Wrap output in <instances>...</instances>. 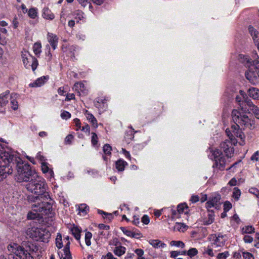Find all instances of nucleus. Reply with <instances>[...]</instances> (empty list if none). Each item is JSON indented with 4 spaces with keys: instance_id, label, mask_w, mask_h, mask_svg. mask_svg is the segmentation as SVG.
<instances>
[{
    "instance_id": "3",
    "label": "nucleus",
    "mask_w": 259,
    "mask_h": 259,
    "mask_svg": "<svg viewBox=\"0 0 259 259\" xmlns=\"http://www.w3.org/2000/svg\"><path fill=\"white\" fill-rule=\"evenodd\" d=\"M27 199L29 202L34 203L31 207L33 211L41 212L45 214L52 213L54 201L49 193H45L44 196L29 195Z\"/></svg>"
},
{
    "instance_id": "51",
    "label": "nucleus",
    "mask_w": 259,
    "mask_h": 259,
    "mask_svg": "<svg viewBox=\"0 0 259 259\" xmlns=\"http://www.w3.org/2000/svg\"><path fill=\"white\" fill-rule=\"evenodd\" d=\"M232 207V204L228 201H226L224 203V210L228 211Z\"/></svg>"
},
{
    "instance_id": "21",
    "label": "nucleus",
    "mask_w": 259,
    "mask_h": 259,
    "mask_svg": "<svg viewBox=\"0 0 259 259\" xmlns=\"http://www.w3.org/2000/svg\"><path fill=\"white\" fill-rule=\"evenodd\" d=\"M214 220V212L211 211L208 214V218L204 219L203 221V224L204 225H208L212 224Z\"/></svg>"
},
{
    "instance_id": "25",
    "label": "nucleus",
    "mask_w": 259,
    "mask_h": 259,
    "mask_svg": "<svg viewBox=\"0 0 259 259\" xmlns=\"http://www.w3.org/2000/svg\"><path fill=\"white\" fill-rule=\"evenodd\" d=\"M226 133L229 138V140L231 141V142L234 144V145H235L237 143V141L235 138L234 137L232 130L231 131L230 129L227 128L226 130Z\"/></svg>"
},
{
    "instance_id": "52",
    "label": "nucleus",
    "mask_w": 259,
    "mask_h": 259,
    "mask_svg": "<svg viewBox=\"0 0 259 259\" xmlns=\"http://www.w3.org/2000/svg\"><path fill=\"white\" fill-rule=\"evenodd\" d=\"M61 117L62 119H67L71 117V114L66 111H64L61 114Z\"/></svg>"
},
{
    "instance_id": "20",
    "label": "nucleus",
    "mask_w": 259,
    "mask_h": 259,
    "mask_svg": "<svg viewBox=\"0 0 259 259\" xmlns=\"http://www.w3.org/2000/svg\"><path fill=\"white\" fill-rule=\"evenodd\" d=\"M249 96L253 99H259V90L255 88H251L248 91Z\"/></svg>"
},
{
    "instance_id": "36",
    "label": "nucleus",
    "mask_w": 259,
    "mask_h": 259,
    "mask_svg": "<svg viewBox=\"0 0 259 259\" xmlns=\"http://www.w3.org/2000/svg\"><path fill=\"white\" fill-rule=\"evenodd\" d=\"M170 253L171 257L176 258L179 255H186V251H171Z\"/></svg>"
},
{
    "instance_id": "6",
    "label": "nucleus",
    "mask_w": 259,
    "mask_h": 259,
    "mask_svg": "<svg viewBox=\"0 0 259 259\" xmlns=\"http://www.w3.org/2000/svg\"><path fill=\"white\" fill-rule=\"evenodd\" d=\"M250 64L248 66V70L245 72L246 78L250 83L254 85L258 83L259 76V58L254 60L252 62L249 60L247 61Z\"/></svg>"
},
{
    "instance_id": "2",
    "label": "nucleus",
    "mask_w": 259,
    "mask_h": 259,
    "mask_svg": "<svg viewBox=\"0 0 259 259\" xmlns=\"http://www.w3.org/2000/svg\"><path fill=\"white\" fill-rule=\"evenodd\" d=\"M232 118L235 124L232 125L231 128L233 135L235 138L238 137L242 140L244 138V135L240 129H252L255 127L254 121L248 117L245 114L241 112L239 110L234 109L232 111Z\"/></svg>"
},
{
    "instance_id": "27",
    "label": "nucleus",
    "mask_w": 259,
    "mask_h": 259,
    "mask_svg": "<svg viewBox=\"0 0 259 259\" xmlns=\"http://www.w3.org/2000/svg\"><path fill=\"white\" fill-rule=\"evenodd\" d=\"M29 17L32 19H35L37 17V9L36 8L29 9L28 12Z\"/></svg>"
},
{
    "instance_id": "18",
    "label": "nucleus",
    "mask_w": 259,
    "mask_h": 259,
    "mask_svg": "<svg viewBox=\"0 0 259 259\" xmlns=\"http://www.w3.org/2000/svg\"><path fill=\"white\" fill-rule=\"evenodd\" d=\"M85 115L87 119L89 121V122H90L92 123V125L94 127H98V124L97 123V120L96 118L95 117V116L93 115V114L91 113L88 110H86L85 112Z\"/></svg>"
},
{
    "instance_id": "10",
    "label": "nucleus",
    "mask_w": 259,
    "mask_h": 259,
    "mask_svg": "<svg viewBox=\"0 0 259 259\" xmlns=\"http://www.w3.org/2000/svg\"><path fill=\"white\" fill-rule=\"evenodd\" d=\"M4 163L5 164H3L0 161V181L6 178L8 175H11L13 171L12 164H10L8 162Z\"/></svg>"
},
{
    "instance_id": "53",
    "label": "nucleus",
    "mask_w": 259,
    "mask_h": 259,
    "mask_svg": "<svg viewBox=\"0 0 259 259\" xmlns=\"http://www.w3.org/2000/svg\"><path fill=\"white\" fill-rule=\"evenodd\" d=\"M87 173L93 177H96L98 176V171L95 169H90L87 170Z\"/></svg>"
},
{
    "instance_id": "17",
    "label": "nucleus",
    "mask_w": 259,
    "mask_h": 259,
    "mask_svg": "<svg viewBox=\"0 0 259 259\" xmlns=\"http://www.w3.org/2000/svg\"><path fill=\"white\" fill-rule=\"evenodd\" d=\"M48 79L49 76H43L36 79L33 82L30 83L29 85L32 88L40 87L44 85Z\"/></svg>"
},
{
    "instance_id": "48",
    "label": "nucleus",
    "mask_w": 259,
    "mask_h": 259,
    "mask_svg": "<svg viewBox=\"0 0 259 259\" xmlns=\"http://www.w3.org/2000/svg\"><path fill=\"white\" fill-rule=\"evenodd\" d=\"M92 144L93 145L95 146L98 143V136L95 133H92Z\"/></svg>"
},
{
    "instance_id": "49",
    "label": "nucleus",
    "mask_w": 259,
    "mask_h": 259,
    "mask_svg": "<svg viewBox=\"0 0 259 259\" xmlns=\"http://www.w3.org/2000/svg\"><path fill=\"white\" fill-rule=\"evenodd\" d=\"M10 94V91L9 90H7L5 92L0 94V101H2L3 99L8 100V96Z\"/></svg>"
},
{
    "instance_id": "37",
    "label": "nucleus",
    "mask_w": 259,
    "mask_h": 259,
    "mask_svg": "<svg viewBox=\"0 0 259 259\" xmlns=\"http://www.w3.org/2000/svg\"><path fill=\"white\" fill-rule=\"evenodd\" d=\"M148 242L154 248H158L160 243V241L158 239H151L148 241Z\"/></svg>"
},
{
    "instance_id": "22",
    "label": "nucleus",
    "mask_w": 259,
    "mask_h": 259,
    "mask_svg": "<svg viewBox=\"0 0 259 259\" xmlns=\"http://www.w3.org/2000/svg\"><path fill=\"white\" fill-rule=\"evenodd\" d=\"M105 103L106 102H105V100H103L100 98H98L97 99L96 101L95 102V106L98 109H103L106 107L107 105H106Z\"/></svg>"
},
{
    "instance_id": "64",
    "label": "nucleus",
    "mask_w": 259,
    "mask_h": 259,
    "mask_svg": "<svg viewBox=\"0 0 259 259\" xmlns=\"http://www.w3.org/2000/svg\"><path fill=\"white\" fill-rule=\"evenodd\" d=\"M135 253L137 254L139 257H143L144 254V251L141 249H137L135 251Z\"/></svg>"
},
{
    "instance_id": "47",
    "label": "nucleus",
    "mask_w": 259,
    "mask_h": 259,
    "mask_svg": "<svg viewBox=\"0 0 259 259\" xmlns=\"http://www.w3.org/2000/svg\"><path fill=\"white\" fill-rule=\"evenodd\" d=\"M250 110L252 112L257 119H259V109L256 106H252V108Z\"/></svg>"
},
{
    "instance_id": "26",
    "label": "nucleus",
    "mask_w": 259,
    "mask_h": 259,
    "mask_svg": "<svg viewBox=\"0 0 259 259\" xmlns=\"http://www.w3.org/2000/svg\"><path fill=\"white\" fill-rule=\"evenodd\" d=\"M254 232V228L252 226H247L243 227L241 229L242 234H251Z\"/></svg>"
},
{
    "instance_id": "38",
    "label": "nucleus",
    "mask_w": 259,
    "mask_h": 259,
    "mask_svg": "<svg viewBox=\"0 0 259 259\" xmlns=\"http://www.w3.org/2000/svg\"><path fill=\"white\" fill-rule=\"evenodd\" d=\"M35 212H29L27 214V218L28 220H33L39 217V212L35 211ZM42 213L41 212H40Z\"/></svg>"
},
{
    "instance_id": "40",
    "label": "nucleus",
    "mask_w": 259,
    "mask_h": 259,
    "mask_svg": "<svg viewBox=\"0 0 259 259\" xmlns=\"http://www.w3.org/2000/svg\"><path fill=\"white\" fill-rule=\"evenodd\" d=\"M103 150L105 154L110 155L111 154L112 147L109 144H107L103 146Z\"/></svg>"
},
{
    "instance_id": "60",
    "label": "nucleus",
    "mask_w": 259,
    "mask_h": 259,
    "mask_svg": "<svg viewBox=\"0 0 259 259\" xmlns=\"http://www.w3.org/2000/svg\"><path fill=\"white\" fill-rule=\"evenodd\" d=\"M84 88V84L81 82H77L74 84V88L75 90H78L81 91H82V89Z\"/></svg>"
},
{
    "instance_id": "14",
    "label": "nucleus",
    "mask_w": 259,
    "mask_h": 259,
    "mask_svg": "<svg viewBox=\"0 0 259 259\" xmlns=\"http://www.w3.org/2000/svg\"><path fill=\"white\" fill-rule=\"evenodd\" d=\"M41 164V170L44 174H46L50 181L54 179V173L53 169L49 167V163L46 162H42Z\"/></svg>"
},
{
    "instance_id": "19",
    "label": "nucleus",
    "mask_w": 259,
    "mask_h": 259,
    "mask_svg": "<svg viewBox=\"0 0 259 259\" xmlns=\"http://www.w3.org/2000/svg\"><path fill=\"white\" fill-rule=\"evenodd\" d=\"M42 16L45 19L53 20L54 19V15L51 11L47 7H45L42 10Z\"/></svg>"
},
{
    "instance_id": "31",
    "label": "nucleus",
    "mask_w": 259,
    "mask_h": 259,
    "mask_svg": "<svg viewBox=\"0 0 259 259\" xmlns=\"http://www.w3.org/2000/svg\"><path fill=\"white\" fill-rule=\"evenodd\" d=\"M78 210L79 212L87 214L89 211V207L85 204H81L79 206Z\"/></svg>"
},
{
    "instance_id": "46",
    "label": "nucleus",
    "mask_w": 259,
    "mask_h": 259,
    "mask_svg": "<svg viewBox=\"0 0 259 259\" xmlns=\"http://www.w3.org/2000/svg\"><path fill=\"white\" fill-rule=\"evenodd\" d=\"M120 230L126 236L132 237L133 231L126 229L125 227H120Z\"/></svg>"
},
{
    "instance_id": "59",
    "label": "nucleus",
    "mask_w": 259,
    "mask_h": 259,
    "mask_svg": "<svg viewBox=\"0 0 259 259\" xmlns=\"http://www.w3.org/2000/svg\"><path fill=\"white\" fill-rule=\"evenodd\" d=\"M253 238L249 235H245L243 238V240L245 243H250L253 241Z\"/></svg>"
},
{
    "instance_id": "23",
    "label": "nucleus",
    "mask_w": 259,
    "mask_h": 259,
    "mask_svg": "<svg viewBox=\"0 0 259 259\" xmlns=\"http://www.w3.org/2000/svg\"><path fill=\"white\" fill-rule=\"evenodd\" d=\"M126 164L127 163L125 161L119 159L116 162V168L118 171H122Z\"/></svg>"
},
{
    "instance_id": "4",
    "label": "nucleus",
    "mask_w": 259,
    "mask_h": 259,
    "mask_svg": "<svg viewBox=\"0 0 259 259\" xmlns=\"http://www.w3.org/2000/svg\"><path fill=\"white\" fill-rule=\"evenodd\" d=\"M46 184L45 181L42 178L35 175L32 178L26 185L28 191L35 194L44 196L46 192Z\"/></svg>"
},
{
    "instance_id": "58",
    "label": "nucleus",
    "mask_w": 259,
    "mask_h": 259,
    "mask_svg": "<svg viewBox=\"0 0 259 259\" xmlns=\"http://www.w3.org/2000/svg\"><path fill=\"white\" fill-rule=\"evenodd\" d=\"M73 139V136L72 135H67L65 139V143L66 144H71Z\"/></svg>"
},
{
    "instance_id": "57",
    "label": "nucleus",
    "mask_w": 259,
    "mask_h": 259,
    "mask_svg": "<svg viewBox=\"0 0 259 259\" xmlns=\"http://www.w3.org/2000/svg\"><path fill=\"white\" fill-rule=\"evenodd\" d=\"M141 221L145 225L148 224L150 222L149 217L147 214H144L142 218Z\"/></svg>"
},
{
    "instance_id": "35",
    "label": "nucleus",
    "mask_w": 259,
    "mask_h": 259,
    "mask_svg": "<svg viewBox=\"0 0 259 259\" xmlns=\"http://www.w3.org/2000/svg\"><path fill=\"white\" fill-rule=\"evenodd\" d=\"M171 212V218L172 219H174L176 218H178L180 217V212L178 211V208L175 209L174 207H171V208L170 209Z\"/></svg>"
},
{
    "instance_id": "56",
    "label": "nucleus",
    "mask_w": 259,
    "mask_h": 259,
    "mask_svg": "<svg viewBox=\"0 0 259 259\" xmlns=\"http://www.w3.org/2000/svg\"><path fill=\"white\" fill-rule=\"evenodd\" d=\"M249 192L255 195L257 198H259V190L255 188H251L249 190Z\"/></svg>"
},
{
    "instance_id": "7",
    "label": "nucleus",
    "mask_w": 259,
    "mask_h": 259,
    "mask_svg": "<svg viewBox=\"0 0 259 259\" xmlns=\"http://www.w3.org/2000/svg\"><path fill=\"white\" fill-rule=\"evenodd\" d=\"M31 231L32 237L37 241H40L44 242L49 241L51 236L50 232L47 229L44 228H34L32 229Z\"/></svg>"
},
{
    "instance_id": "45",
    "label": "nucleus",
    "mask_w": 259,
    "mask_h": 259,
    "mask_svg": "<svg viewBox=\"0 0 259 259\" xmlns=\"http://www.w3.org/2000/svg\"><path fill=\"white\" fill-rule=\"evenodd\" d=\"M64 253L62 254L60 259H72V256L70 251H63Z\"/></svg>"
},
{
    "instance_id": "11",
    "label": "nucleus",
    "mask_w": 259,
    "mask_h": 259,
    "mask_svg": "<svg viewBox=\"0 0 259 259\" xmlns=\"http://www.w3.org/2000/svg\"><path fill=\"white\" fill-rule=\"evenodd\" d=\"M221 196L216 194L210 197L206 202V207L209 209L211 207H215L217 209L220 208L221 203L220 202Z\"/></svg>"
},
{
    "instance_id": "50",
    "label": "nucleus",
    "mask_w": 259,
    "mask_h": 259,
    "mask_svg": "<svg viewBox=\"0 0 259 259\" xmlns=\"http://www.w3.org/2000/svg\"><path fill=\"white\" fill-rule=\"evenodd\" d=\"M229 255L228 251H225L224 252L220 253L217 255L218 259H226V258Z\"/></svg>"
},
{
    "instance_id": "30",
    "label": "nucleus",
    "mask_w": 259,
    "mask_h": 259,
    "mask_svg": "<svg viewBox=\"0 0 259 259\" xmlns=\"http://www.w3.org/2000/svg\"><path fill=\"white\" fill-rule=\"evenodd\" d=\"M241 195V191L237 187H235L233 189L232 197L236 200L238 201Z\"/></svg>"
},
{
    "instance_id": "8",
    "label": "nucleus",
    "mask_w": 259,
    "mask_h": 259,
    "mask_svg": "<svg viewBox=\"0 0 259 259\" xmlns=\"http://www.w3.org/2000/svg\"><path fill=\"white\" fill-rule=\"evenodd\" d=\"M22 58L26 68L29 69L31 67L33 71L35 70L38 65V61L36 58L32 56L27 52L25 51L22 52Z\"/></svg>"
},
{
    "instance_id": "28",
    "label": "nucleus",
    "mask_w": 259,
    "mask_h": 259,
    "mask_svg": "<svg viewBox=\"0 0 259 259\" xmlns=\"http://www.w3.org/2000/svg\"><path fill=\"white\" fill-rule=\"evenodd\" d=\"M56 245L57 247L59 249H60L63 247L62 236L61 234L59 233H57L56 238Z\"/></svg>"
},
{
    "instance_id": "55",
    "label": "nucleus",
    "mask_w": 259,
    "mask_h": 259,
    "mask_svg": "<svg viewBox=\"0 0 259 259\" xmlns=\"http://www.w3.org/2000/svg\"><path fill=\"white\" fill-rule=\"evenodd\" d=\"M101 259H117L114 257L113 254L111 252H108L106 255H103L101 257Z\"/></svg>"
},
{
    "instance_id": "24",
    "label": "nucleus",
    "mask_w": 259,
    "mask_h": 259,
    "mask_svg": "<svg viewBox=\"0 0 259 259\" xmlns=\"http://www.w3.org/2000/svg\"><path fill=\"white\" fill-rule=\"evenodd\" d=\"M126 248L125 247L120 246L118 247H116L113 250L114 254L118 256H120L125 252Z\"/></svg>"
},
{
    "instance_id": "9",
    "label": "nucleus",
    "mask_w": 259,
    "mask_h": 259,
    "mask_svg": "<svg viewBox=\"0 0 259 259\" xmlns=\"http://www.w3.org/2000/svg\"><path fill=\"white\" fill-rule=\"evenodd\" d=\"M211 158L213 159L215 162L213 167H217L221 170H223L225 168L226 160L223 156L222 152L219 149L214 150L211 154Z\"/></svg>"
},
{
    "instance_id": "61",
    "label": "nucleus",
    "mask_w": 259,
    "mask_h": 259,
    "mask_svg": "<svg viewBox=\"0 0 259 259\" xmlns=\"http://www.w3.org/2000/svg\"><path fill=\"white\" fill-rule=\"evenodd\" d=\"M36 158L41 162H45L46 159L45 157L42 155H41L40 152L37 153L36 156Z\"/></svg>"
},
{
    "instance_id": "29",
    "label": "nucleus",
    "mask_w": 259,
    "mask_h": 259,
    "mask_svg": "<svg viewBox=\"0 0 259 259\" xmlns=\"http://www.w3.org/2000/svg\"><path fill=\"white\" fill-rule=\"evenodd\" d=\"M41 46L40 43H39V42L35 43L33 47V51L34 53L36 55H39L41 52Z\"/></svg>"
},
{
    "instance_id": "33",
    "label": "nucleus",
    "mask_w": 259,
    "mask_h": 259,
    "mask_svg": "<svg viewBox=\"0 0 259 259\" xmlns=\"http://www.w3.org/2000/svg\"><path fill=\"white\" fill-rule=\"evenodd\" d=\"M198 250L196 248H191L188 251H186V254L192 257L198 254Z\"/></svg>"
},
{
    "instance_id": "5",
    "label": "nucleus",
    "mask_w": 259,
    "mask_h": 259,
    "mask_svg": "<svg viewBox=\"0 0 259 259\" xmlns=\"http://www.w3.org/2000/svg\"><path fill=\"white\" fill-rule=\"evenodd\" d=\"M8 250L10 252L9 259H14L15 255L16 259H34L28 250L16 243L9 244L8 246Z\"/></svg>"
},
{
    "instance_id": "63",
    "label": "nucleus",
    "mask_w": 259,
    "mask_h": 259,
    "mask_svg": "<svg viewBox=\"0 0 259 259\" xmlns=\"http://www.w3.org/2000/svg\"><path fill=\"white\" fill-rule=\"evenodd\" d=\"M258 155H259V152L258 151H256L251 156V157L250 158L251 160L257 161L258 160Z\"/></svg>"
},
{
    "instance_id": "15",
    "label": "nucleus",
    "mask_w": 259,
    "mask_h": 259,
    "mask_svg": "<svg viewBox=\"0 0 259 259\" xmlns=\"http://www.w3.org/2000/svg\"><path fill=\"white\" fill-rule=\"evenodd\" d=\"M47 39L53 50L56 49L58 43V37L57 35L48 32L47 34Z\"/></svg>"
},
{
    "instance_id": "39",
    "label": "nucleus",
    "mask_w": 259,
    "mask_h": 259,
    "mask_svg": "<svg viewBox=\"0 0 259 259\" xmlns=\"http://www.w3.org/2000/svg\"><path fill=\"white\" fill-rule=\"evenodd\" d=\"M170 244L171 246L180 247L181 248H184L185 247V244L181 241H171Z\"/></svg>"
},
{
    "instance_id": "13",
    "label": "nucleus",
    "mask_w": 259,
    "mask_h": 259,
    "mask_svg": "<svg viewBox=\"0 0 259 259\" xmlns=\"http://www.w3.org/2000/svg\"><path fill=\"white\" fill-rule=\"evenodd\" d=\"M223 238L224 236L221 233L214 234L212 236V247L215 248L223 246L225 244V240L223 239Z\"/></svg>"
},
{
    "instance_id": "42",
    "label": "nucleus",
    "mask_w": 259,
    "mask_h": 259,
    "mask_svg": "<svg viewBox=\"0 0 259 259\" xmlns=\"http://www.w3.org/2000/svg\"><path fill=\"white\" fill-rule=\"evenodd\" d=\"M242 253L243 257L244 259H254L252 254L247 251H241Z\"/></svg>"
},
{
    "instance_id": "34",
    "label": "nucleus",
    "mask_w": 259,
    "mask_h": 259,
    "mask_svg": "<svg viewBox=\"0 0 259 259\" xmlns=\"http://www.w3.org/2000/svg\"><path fill=\"white\" fill-rule=\"evenodd\" d=\"M134 130L131 127V130L126 132L125 136V138L129 140H133L134 138Z\"/></svg>"
},
{
    "instance_id": "44",
    "label": "nucleus",
    "mask_w": 259,
    "mask_h": 259,
    "mask_svg": "<svg viewBox=\"0 0 259 259\" xmlns=\"http://www.w3.org/2000/svg\"><path fill=\"white\" fill-rule=\"evenodd\" d=\"M74 15L78 17L79 20H81L84 18V13L81 10H77L74 12Z\"/></svg>"
},
{
    "instance_id": "16",
    "label": "nucleus",
    "mask_w": 259,
    "mask_h": 259,
    "mask_svg": "<svg viewBox=\"0 0 259 259\" xmlns=\"http://www.w3.org/2000/svg\"><path fill=\"white\" fill-rule=\"evenodd\" d=\"M248 31L259 51V32L252 26H249Z\"/></svg>"
},
{
    "instance_id": "1",
    "label": "nucleus",
    "mask_w": 259,
    "mask_h": 259,
    "mask_svg": "<svg viewBox=\"0 0 259 259\" xmlns=\"http://www.w3.org/2000/svg\"><path fill=\"white\" fill-rule=\"evenodd\" d=\"M2 158L5 161L12 164L13 167L16 168L17 174L15 179L18 182H28L36 175L29 164L24 163L18 153H4Z\"/></svg>"
},
{
    "instance_id": "62",
    "label": "nucleus",
    "mask_w": 259,
    "mask_h": 259,
    "mask_svg": "<svg viewBox=\"0 0 259 259\" xmlns=\"http://www.w3.org/2000/svg\"><path fill=\"white\" fill-rule=\"evenodd\" d=\"M74 123L76 127H77L76 130H78V129L81 128V123L79 119L76 118L74 120Z\"/></svg>"
},
{
    "instance_id": "43",
    "label": "nucleus",
    "mask_w": 259,
    "mask_h": 259,
    "mask_svg": "<svg viewBox=\"0 0 259 259\" xmlns=\"http://www.w3.org/2000/svg\"><path fill=\"white\" fill-rule=\"evenodd\" d=\"M180 213L185 212V209L188 208V206L185 204H180L177 207Z\"/></svg>"
},
{
    "instance_id": "12",
    "label": "nucleus",
    "mask_w": 259,
    "mask_h": 259,
    "mask_svg": "<svg viewBox=\"0 0 259 259\" xmlns=\"http://www.w3.org/2000/svg\"><path fill=\"white\" fill-rule=\"evenodd\" d=\"M234 144L231 141L226 140L220 144V148L223 150L226 156L231 157L234 152V148L232 146Z\"/></svg>"
},
{
    "instance_id": "32",
    "label": "nucleus",
    "mask_w": 259,
    "mask_h": 259,
    "mask_svg": "<svg viewBox=\"0 0 259 259\" xmlns=\"http://www.w3.org/2000/svg\"><path fill=\"white\" fill-rule=\"evenodd\" d=\"M92 237V234L90 232H87L85 234V242L87 246L91 244V239Z\"/></svg>"
},
{
    "instance_id": "54",
    "label": "nucleus",
    "mask_w": 259,
    "mask_h": 259,
    "mask_svg": "<svg viewBox=\"0 0 259 259\" xmlns=\"http://www.w3.org/2000/svg\"><path fill=\"white\" fill-rule=\"evenodd\" d=\"M11 104L12 105V108L14 110H16L18 108V102L15 100L12 99L11 101Z\"/></svg>"
},
{
    "instance_id": "41",
    "label": "nucleus",
    "mask_w": 259,
    "mask_h": 259,
    "mask_svg": "<svg viewBox=\"0 0 259 259\" xmlns=\"http://www.w3.org/2000/svg\"><path fill=\"white\" fill-rule=\"evenodd\" d=\"M16 153V152L12 150L6 151L4 150V149L2 147V145L0 144V158L3 161V162H7V161H5L3 158H2V155H4V153Z\"/></svg>"
}]
</instances>
